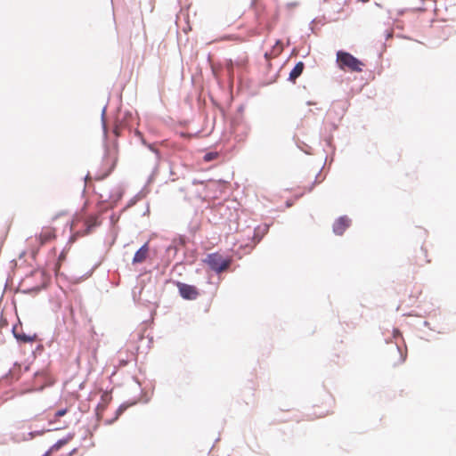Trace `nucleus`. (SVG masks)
Masks as SVG:
<instances>
[{
  "label": "nucleus",
  "instance_id": "nucleus-1",
  "mask_svg": "<svg viewBox=\"0 0 456 456\" xmlns=\"http://www.w3.org/2000/svg\"><path fill=\"white\" fill-rule=\"evenodd\" d=\"M337 63L340 69L350 72H362L364 66L362 61L343 51L337 53Z\"/></svg>",
  "mask_w": 456,
  "mask_h": 456
},
{
  "label": "nucleus",
  "instance_id": "nucleus-2",
  "mask_svg": "<svg viewBox=\"0 0 456 456\" xmlns=\"http://www.w3.org/2000/svg\"><path fill=\"white\" fill-rule=\"evenodd\" d=\"M56 229L51 225L42 227L40 232L28 240L29 245L39 249L40 247L53 241L56 239Z\"/></svg>",
  "mask_w": 456,
  "mask_h": 456
},
{
  "label": "nucleus",
  "instance_id": "nucleus-3",
  "mask_svg": "<svg viewBox=\"0 0 456 456\" xmlns=\"http://www.w3.org/2000/svg\"><path fill=\"white\" fill-rule=\"evenodd\" d=\"M204 263L207 264L211 270L220 273L227 270L232 263L231 258H224L220 253L208 254L204 259Z\"/></svg>",
  "mask_w": 456,
  "mask_h": 456
},
{
  "label": "nucleus",
  "instance_id": "nucleus-4",
  "mask_svg": "<svg viewBox=\"0 0 456 456\" xmlns=\"http://www.w3.org/2000/svg\"><path fill=\"white\" fill-rule=\"evenodd\" d=\"M256 20L260 26L264 25L267 30H271L278 20V12L275 11L272 14V17L269 18L266 15L265 5L262 4H256Z\"/></svg>",
  "mask_w": 456,
  "mask_h": 456
},
{
  "label": "nucleus",
  "instance_id": "nucleus-5",
  "mask_svg": "<svg viewBox=\"0 0 456 456\" xmlns=\"http://www.w3.org/2000/svg\"><path fill=\"white\" fill-rule=\"evenodd\" d=\"M176 287L179 290L180 296L187 300L196 299L200 293L195 286L189 285L181 281L176 282Z\"/></svg>",
  "mask_w": 456,
  "mask_h": 456
},
{
  "label": "nucleus",
  "instance_id": "nucleus-6",
  "mask_svg": "<svg viewBox=\"0 0 456 456\" xmlns=\"http://www.w3.org/2000/svg\"><path fill=\"white\" fill-rule=\"evenodd\" d=\"M117 161H118L117 154L116 153L110 154V152H108L103 159V165L105 167V171L103 174L100 175L97 177V179H103L106 176H108L112 172V170L115 168Z\"/></svg>",
  "mask_w": 456,
  "mask_h": 456
},
{
  "label": "nucleus",
  "instance_id": "nucleus-7",
  "mask_svg": "<svg viewBox=\"0 0 456 456\" xmlns=\"http://www.w3.org/2000/svg\"><path fill=\"white\" fill-rule=\"evenodd\" d=\"M350 219L346 216H341L337 219L333 224V232L337 235H342L344 232L349 227Z\"/></svg>",
  "mask_w": 456,
  "mask_h": 456
},
{
  "label": "nucleus",
  "instance_id": "nucleus-8",
  "mask_svg": "<svg viewBox=\"0 0 456 456\" xmlns=\"http://www.w3.org/2000/svg\"><path fill=\"white\" fill-rule=\"evenodd\" d=\"M149 254V246L148 243H145L142 247H141L134 254L133 258V264H141L144 262Z\"/></svg>",
  "mask_w": 456,
  "mask_h": 456
},
{
  "label": "nucleus",
  "instance_id": "nucleus-9",
  "mask_svg": "<svg viewBox=\"0 0 456 456\" xmlns=\"http://www.w3.org/2000/svg\"><path fill=\"white\" fill-rule=\"evenodd\" d=\"M322 404H325L327 407L319 413V417L323 418L334 412L335 399L331 395H328Z\"/></svg>",
  "mask_w": 456,
  "mask_h": 456
},
{
  "label": "nucleus",
  "instance_id": "nucleus-10",
  "mask_svg": "<svg viewBox=\"0 0 456 456\" xmlns=\"http://www.w3.org/2000/svg\"><path fill=\"white\" fill-rule=\"evenodd\" d=\"M304 69H305L304 62L303 61H298L296 64V66L294 67V69L290 71L289 76V79L291 82L294 83L297 80V78L301 76V74L303 73Z\"/></svg>",
  "mask_w": 456,
  "mask_h": 456
},
{
  "label": "nucleus",
  "instance_id": "nucleus-11",
  "mask_svg": "<svg viewBox=\"0 0 456 456\" xmlns=\"http://www.w3.org/2000/svg\"><path fill=\"white\" fill-rule=\"evenodd\" d=\"M99 224L100 223L98 221V217L97 216H88L86 218V223H85L86 228V231L83 233V235L89 234L93 231V229L94 227L99 225Z\"/></svg>",
  "mask_w": 456,
  "mask_h": 456
},
{
  "label": "nucleus",
  "instance_id": "nucleus-12",
  "mask_svg": "<svg viewBox=\"0 0 456 456\" xmlns=\"http://www.w3.org/2000/svg\"><path fill=\"white\" fill-rule=\"evenodd\" d=\"M72 439V436H69L66 438L59 440L55 443L50 450L46 452L45 456H49L52 452L59 451L62 446L67 444Z\"/></svg>",
  "mask_w": 456,
  "mask_h": 456
},
{
  "label": "nucleus",
  "instance_id": "nucleus-13",
  "mask_svg": "<svg viewBox=\"0 0 456 456\" xmlns=\"http://www.w3.org/2000/svg\"><path fill=\"white\" fill-rule=\"evenodd\" d=\"M67 254H68V250L66 249H63L61 254L59 255L58 256V259L56 261V263L54 264V266H53V271L56 274H58L59 271H60V268L61 266V264L63 262H65L66 258H67Z\"/></svg>",
  "mask_w": 456,
  "mask_h": 456
},
{
  "label": "nucleus",
  "instance_id": "nucleus-14",
  "mask_svg": "<svg viewBox=\"0 0 456 456\" xmlns=\"http://www.w3.org/2000/svg\"><path fill=\"white\" fill-rule=\"evenodd\" d=\"M281 52H282V45L280 41H277L273 51L270 53H266L265 54V56L266 59H270V58L279 55Z\"/></svg>",
  "mask_w": 456,
  "mask_h": 456
},
{
  "label": "nucleus",
  "instance_id": "nucleus-15",
  "mask_svg": "<svg viewBox=\"0 0 456 456\" xmlns=\"http://www.w3.org/2000/svg\"><path fill=\"white\" fill-rule=\"evenodd\" d=\"M416 264L419 265H423L424 264L429 263L430 260L427 259V251L423 248L420 249L419 255L416 256Z\"/></svg>",
  "mask_w": 456,
  "mask_h": 456
},
{
  "label": "nucleus",
  "instance_id": "nucleus-16",
  "mask_svg": "<svg viewBox=\"0 0 456 456\" xmlns=\"http://www.w3.org/2000/svg\"><path fill=\"white\" fill-rule=\"evenodd\" d=\"M111 401V395L109 392H103L102 395V402L98 405V409L104 410L108 403Z\"/></svg>",
  "mask_w": 456,
  "mask_h": 456
},
{
  "label": "nucleus",
  "instance_id": "nucleus-17",
  "mask_svg": "<svg viewBox=\"0 0 456 456\" xmlns=\"http://www.w3.org/2000/svg\"><path fill=\"white\" fill-rule=\"evenodd\" d=\"M218 157L217 152H208L204 156V160L208 162L216 159Z\"/></svg>",
  "mask_w": 456,
  "mask_h": 456
},
{
  "label": "nucleus",
  "instance_id": "nucleus-18",
  "mask_svg": "<svg viewBox=\"0 0 456 456\" xmlns=\"http://www.w3.org/2000/svg\"><path fill=\"white\" fill-rule=\"evenodd\" d=\"M226 70L230 77H233V63L232 61H229L226 64Z\"/></svg>",
  "mask_w": 456,
  "mask_h": 456
},
{
  "label": "nucleus",
  "instance_id": "nucleus-19",
  "mask_svg": "<svg viewBox=\"0 0 456 456\" xmlns=\"http://www.w3.org/2000/svg\"><path fill=\"white\" fill-rule=\"evenodd\" d=\"M393 351H394V353H395V354H398V355H399V357H400V362H403V361H404V357L403 356L402 352H401V350H400V348H399L398 346H395V347L393 348Z\"/></svg>",
  "mask_w": 456,
  "mask_h": 456
},
{
  "label": "nucleus",
  "instance_id": "nucleus-20",
  "mask_svg": "<svg viewBox=\"0 0 456 456\" xmlns=\"http://www.w3.org/2000/svg\"><path fill=\"white\" fill-rule=\"evenodd\" d=\"M18 339L23 341V342H31L33 341V338L29 336H26V335H23V336H16Z\"/></svg>",
  "mask_w": 456,
  "mask_h": 456
},
{
  "label": "nucleus",
  "instance_id": "nucleus-21",
  "mask_svg": "<svg viewBox=\"0 0 456 456\" xmlns=\"http://www.w3.org/2000/svg\"><path fill=\"white\" fill-rule=\"evenodd\" d=\"M66 413H67V409L59 410L55 413V417L61 418V417L64 416Z\"/></svg>",
  "mask_w": 456,
  "mask_h": 456
},
{
  "label": "nucleus",
  "instance_id": "nucleus-22",
  "mask_svg": "<svg viewBox=\"0 0 456 456\" xmlns=\"http://www.w3.org/2000/svg\"><path fill=\"white\" fill-rule=\"evenodd\" d=\"M114 133H115V134H116V135H118V136L119 135V134H118V127H116V128L114 129Z\"/></svg>",
  "mask_w": 456,
  "mask_h": 456
},
{
  "label": "nucleus",
  "instance_id": "nucleus-23",
  "mask_svg": "<svg viewBox=\"0 0 456 456\" xmlns=\"http://www.w3.org/2000/svg\"><path fill=\"white\" fill-rule=\"evenodd\" d=\"M392 37V33H387V38H389V37Z\"/></svg>",
  "mask_w": 456,
  "mask_h": 456
}]
</instances>
